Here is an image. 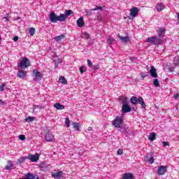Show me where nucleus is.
Instances as JSON below:
<instances>
[{"instance_id": "44", "label": "nucleus", "mask_w": 179, "mask_h": 179, "mask_svg": "<svg viewBox=\"0 0 179 179\" xmlns=\"http://www.w3.org/2000/svg\"><path fill=\"white\" fill-rule=\"evenodd\" d=\"M123 154H124V151H122V149L117 150V155H123Z\"/></svg>"}, {"instance_id": "45", "label": "nucleus", "mask_w": 179, "mask_h": 179, "mask_svg": "<svg viewBox=\"0 0 179 179\" xmlns=\"http://www.w3.org/2000/svg\"><path fill=\"white\" fill-rule=\"evenodd\" d=\"M162 145L164 148H166V146H170V144L169 143V142H166V141H163Z\"/></svg>"}, {"instance_id": "34", "label": "nucleus", "mask_w": 179, "mask_h": 179, "mask_svg": "<svg viewBox=\"0 0 179 179\" xmlns=\"http://www.w3.org/2000/svg\"><path fill=\"white\" fill-rule=\"evenodd\" d=\"M55 64V68L57 69L58 68V64H62V59H59V60H54L53 61Z\"/></svg>"}, {"instance_id": "33", "label": "nucleus", "mask_w": 179, "mask_h": 179, "mask_svg": "<svg viewBox=\"0 0 179 179\" xmlns=\"http://www.w3.org/2000/svg\"><path fill=\"white\" fill-rule=\"evenodd\" d=\"M82 37L87 40L90 38V35L87 32H84L82 34Z\"/></svg>"}, {"instance_id": "23", "label": "nucleus", "mask_w": 179, "mask_h": 179, "mask_svg": "<svg viewBox=\"0 0 179 179\" xmlns=\"http://www.w3.org/2000/svg\"><path fill=\"white\" fill-rule=\"evenodd\" d=\"M27 159V157H22L20 158L17 161L16 164H22V163H24Z\"/></svg>"}, {"instance_id": "27", "label": "nucleus", "mask_w": 179, "mask_h": 179, "mask_svg": "<svg viewBox=\"0 0 179 179\" xmlns=\"http://www.w3.org/2000/svg\"><path fill=\"white\" fill-rule=\"evenodd\" d=\"M36 120V117H31V116H29L28 117H27L24 121L25 122H33V121H34Z\"/></svg>"}, {"instance_id": "9", "label": "nucleus", "mask_w": 179, "mask_h": 179, "mask_svg": "<svg viewBox=\"0 0 179 179\" xmlns=\"http://www.w3.org/2000/svg\"><path fill=\"white\" fill-rule=\"evenodd\" d=\"M138 13H139V8H138V7H133L130 10V16H131V17H135Z\"/></svg>"}, {"instance_id": "10", "label": "nucleus", "mask_w": 179, "mask_h": 179, "mask_svg": "<svg viewBox=\"0 0 179 179\" xmlns=\"http://www.w3.org/2000/svg\"><path fill=\"white\" fill-rule=\"evenodd\" d=\"M166 171H167V167L165 166H160L158 168V176H164Z\"/></svg>"}, {"instance_id": "1", "label": "nucleus", "mask_w": 179, "mask_h": 179, "mask_svg": "<svg viewBox=\"0 0 179 179\" xmlns=\"http://www.w3.org/2000/svg\"><path fill=\"white\" fill-rule=\"evenodd\" d=\"M166 31V28L162 27L159 28L157 30L158 36H155L152 37H148L146 39V43H151V44H155V45H160L163 41L162 38H163V36H164V33Z\"/></svg>"}, {"instance_id": "18", "label": "nucleus", "mask_w": 179, "mask_h": 179, "mask_svg": "<svg viewBox=\"0 0 179 179\" xmlns=\"http://www.w3.org/2000/svg\"><path fill=\"white\" fill-rule=\"evenodd\" d=\"M77 25L78 26V27H83V26H85V22H83V17H80L77 20Z\"/></svg>"}, {"instance_id": "53", "label": "nucleus", "mask_w": 179, "mask_h": 179, "mask_svg": "<svg viewBox=\"0 0 179 179\" xmlns=\"http://www.w3.org/2000/svg\"><path fill=\"white\" fill-rule=\"evenodd\" d=\"M92 128L91 127H88L87 131H89L90 132V131H92Z\"/></svg>"}, {"instance_id": "2", "label": "nucleus", "mask_w": 179, "mask_h": 179, "mask_svg": "<svg viewBox=\"0 0 179 179\" xmlns=\"http://www.w3.org/2000/svg\"><path fill=\"white\" fill-rule=\"evenodd\" d=\"M49 20L51 23H57V22H65L66 20V15L65 14H60L57 16L55 12H51L49 14Z\"/></svg>"}, {"instance_id": "21", "label": "nucleus", "mask_w": 179, "mask_h": 179, "mask_svg": "<svg viewBox=\"0 0 179 179\" xmlns=\"http://www.w3.org/2000/svg\"><path fill=\"white\" fill-rule=\"evenodd\" d=\"M59 82L60 83H62V85H66V83H68V81H66V79H65V77L61 76L59 78Z\"/></svg>"}, {"instance_id": "16", "label": "nucleus", "mask_w": 179, "mask_h": 179, "mask_svg": "<svg viewBox=\"0 0 179 179\" xmlns=\"http://www.w3.org/2000/svg\"><path fill=\"white\" fill-rule=\"evenodd\" d=\"M62 176H64L62 171H58L52 174V176L53 177V178H57V179H60L62 177Z\"/></svg>"}, {"instance_id": "38", "label": "nucleus", "mask_w": 179, "mask_h": 179, "mask_svg": "<svg viewBox=\"0 0 179 179\" xmlns=\"http://www.w3.org/2000/svg\"><path fill=\"white\" fill-rule=\"evenodd\" d=\"M92 12H93V9H90V10H86V13H87V16H92V15L93 13Z\"/></svg>"}, {"instance_id": "7", "label": "nucleus", "mask_w": 179, "mask_h": 179, "mask_svg": "<svg viewBox=\"0 0 179 179\" xmlns=\"http://www.w3.org/2000/svg\"><path fill=\"white\" fill-rule=\"evenodd\" d=\"M45 139L47 142H54L55 137L51 132H48L45 134Z\"/></svg>"}, {"instance_id": "12", "label": "nucleus", "mask_w": 179, "mask_h": 179, "mask_svg": "<svg viewBox=\"0 0 179 179\" xmlns=\"http://www.w3.org/2000/svg\"><path fill=\"white\" fill-rule=\"evenodd\" d=\"M166 6L163 3H158L155 6L157 12H162V10H164Z\"/></svg>"}, {"instance_id": "46", "label": "nucleus", "mask_w": 179, "mask_h": 179, "mask_svg": "<svg viewBox=\"0 0 179 179\" xmlns=\"http://www.w3.org/2000/svg\"><path fill=\"white\" fill-rule=\"evenodd\" d=\"M87 62L88 66H90V67L93 65V63H92V61H90V59H87Z\"/></svg>"}, {"instance_id": "8", "label": "nucleus", "mask_w": 179, "mask_h": 179, "mask_svg": "<svg viewBox=\"0 0 179 179\" xmlns=\"http://www.w3.org/2000/svg\"><path fill=\"white\" fill-rule=\"evenodd\" d=\"M34 82H38V80H41V73H40V71L34 70Z\"/></svg>"}, {"instance_id": "52", "label": "nucleus", "mask_w": 179, "mask_h": 179, "mask_svg": "<svg viewBox=\"0 0 179 179\" xmlns=\"http://www.w3.org/2000/svg\"><path fill=\"white\" fill-rule=\"evenodd\" d=\"M37 108H40V110H41V108H43V106H40V105H38Z\"/></svg>"}, {"instance_id": "41", "label": "nucleus", "mask_w": 179, "mask_h": 179, "mask_svg": "<svg viewBox=\"0 0 179 179\" xmlns=\"http://www.w3.org/2000/svg\"><path fill=\"white\" fill-rule=\"evenodd\" d=\"M147 162H149L150 164H153V163H155V158L151 157V158L147 159Z\"/></svg>"}, {"instance_id": "32", "label": "nucleus", "mask_w": 179, "mask_h": 179, "mask_svg": "<svg viewBox=\"0 0 179 179\" xmlns=\"http://www.w3.org/2000/svg\"><path fill=\"white\" fill-rule=\"evenodd\" d=\"M28 31L30 36H34V34L36 33V29L33 27H31L28 29Z\"/></svg>"}, {"instance_id": "42", "label": "nucleus", "mask_w": 179, "mask_h": 179, "mask_svg": "<svg viewBox=\"0 0 179 179\" xmlns=\"http://www.w3.org/2000/svg\"><path fill=\"white\" fill-rule=\"evenodd\" d=\"M92 10H93V11H96V10H103V7H101V6H97V7L95 8H92Z\"/></svg>"}, {"instance_id": "17", "label": "nucleus", "mask_w": 179, "mask_h": 179, "mask_svg": "<svg viewBox=\"0 0 179 179\" xmlns=\"http://www.w3.org/2000/svg\"><path fill=\"white\" fill-rule=\"evenodd\" d=\"M50 165H48L45 162H41L39 167L40 169H41V170H47L48 169V166Z\"/></svg>"}, {"instance_id": "31", "label": "nucleus", "mask_w": 179, "mask_h": 179, "mask_svg": "<svg viewBox=\"0 0 179 179\" xmlns=\"http://www.w3.org/2000/svg\"><path fill=\"white\" fill-rule=\"evenodd\" d=\"M173 65L178 66L179 65V57H176L173 59Z\"/></svg>"}, {"instance_id": "36", "label": "nucleus", "mask_w": 179, "mask_h": 179, "mask_svg": "<svg viewBox=\"0 0 179 179\" xmlns=\"http://www.w3.org/2000/svg\"><path fill=\"white\" fill-rule=\"evenodd\" d=\"M71 15H73V11H72L71 10H66L65 15H64V16H66H66H71Z\"/></svg>"}, {"instance_id": "26", "label": "nucleus", "mask_w": 179, "mask_h": 179, "mask_svg": "<svg viewBox=\"0 0 179 179\" xmlns=\"http://www.w3.org/2000/svg\"><path fill=\"white\" fill-rule=\"evenodd\" d=\"M73 127L75 131H80L79 129V128H80V124L77 123V122H73Z\"/></svg>"}, {"instance_id": "30", "label": "nucleus", "mask_w": 179, "mask_h": 179, "mask_svg": "<svg viewBox=\"0 0 179 179\" xmlns=\"http://www.w3.org/2000/svg\"><path fill=\"white\" fill-rule=\"evenodd\" d=\"M153 85L155 86V87H160V83L157 78L154 79Z\"/></svg>"}, {"instance_id": "15", "label": "nucleus", "mask_w": 179, "mask_h": 179, "mask_svg": "<svg viewBox=\"0 0 179 179\" xmlns=\"http://www.w3.org/2000/svg\"><path fill=\"white\" fill-rule=\"evenodd\" d=\"M118 38H120V40H121L122 43H129V41H130L129 39V36H121V35H120V34L117 35Z\"/></svg>"}, {"instance_id": "37", "label": "nucleus", "mask_w": 179, "mask_h": 179, "mask_svg": "<svg viewBox=\"0 0 179 179\" xmlns=\"http://www.w3.org/2000/svg\"><path fill=\"white\" fill-rule=\"evenodd\" d=\"M65 124L66 125L67 128H69V124L71 123V120H69V117H66Z\"/></svg>"}, {"instance_id": "43", "label": "nucleus", "mask_w": 179, "mask_h": 179, "mask_svg": "<svg viewBox=\"0 0 179 179\" xmlns=\"http://www.w3.org/2000/svg\"><path fill=\"white\" fill-rule=\"evenodd\" d=\"M18 138H19V139H20V141H24V140L26 139V137H25L24 135H23V134L20 135V136H18Z\"/></svg>"}, {"instance_id": "11", "label": "nucleus", "mask_w": 179, "mask_h": 179, "mask_svg": "<svg viewBox=\"0 0 179 179\" xmlns=\"http://www.w3.org/2000/svg\"><path fill=\"white\" fill-rule=\"evenodd\" d=\"M131 107H129V106L128 105V103L127 104H124L122 106V113L123 114H126V113H131Z\"/></svg>"}, {"instance_id": "49", "label": "nucleus", "mask_w": 179, "mask_h": 179, "mask_svg": "<svg viewBox=\"0 0 179 179\" xmlns=\"http://www.w3.org/2000/svg\"><path fill=\"white\" fill-rule=\"evenodd\" d=\"M141 78L143 80V79H145V78H146V74L145 73H141Z\"/></svg>"}, {"instance_id": "39", "label": "nucleus", "mask_w": 179, "mask_h": 179, "mask_svg": "<svg viewBox=\"0 0 179 179\" xmlns=\"http://www.w3.org/2000/svg\"><path fill=\"white\" fill-rule=\"evenodd\" d=\"M5 86H6V83H3L0 85V92H3L5 90Z\"/></svg>"}, {"instance_id": "3", "label": "nucleus", "mask_w": 179, "mask_h": 179, "mask_svg": "<svg viewBox=\"0 0 179 179\" xmlns=\"http://www.w3.org/2000/svg\"><path fill=\"white\" fill-rule=\"evenodd\" d=\"M130 101L133 104H138H138H141L143 108H146V104L145 103V101H143V98H142V96H138V98L136 96H132L130 99Z\"/></svg>"}, {"instance_id": "13", "label": "nucleus", "mask_w": 179, "mask_h": 179, "mask_svg": "<svg viewBox=\"0 0 179 179\" xmlns=\"http://www.w3.org/2000/svg\"><path fill=\"white\" fill-rule=\"evenodd\" d=\"M150 76H152V78H158V76H159L157 75V71L156 69L153 66H151V69L150 70Z\"/></svg>"}, {"instance_id": "5", "label": "nucleus", "mask_w": 179, "mask_h": 179, "mask_svg": "<svg viewBox=\"0 0 179 179\" xmlns=\"http://www.w3.org/2000/svg\"><path fill=\"white\" fill-rule=\"evenodd\" d=\"M28 66H30V61L27 57L22 58L20 63L19 68H21V69H26Z\"/></svg>"}, {"instance_id": "4", "label": "nucleus", "mask_w": 179, "mask_h": 179, "mask_svg": "<svg viewBox=\"0 0 179 179\" xmlns=\"http://www.w3.org/2000/svg\"><path fill=\"white\" fill-rule=\"evenodd\" d=\"M123 123L124 118H122V116H116L112 122V124L114 125L115 128H121Z\"/></svg>"}, {"instance_id": "48", "label": "nucleus", "mask_w": 179, "mask_h": 179, "mask_svg": "<svg viewBox=\"0 0 179 179\" xmlns=\"http://www.w3.org/2000/svg\"><path fill=\"white\" fill-rule=\"evenodd\" d=\"M174 97H175V99H176V100H178L179 94H174Z\"/></svg>"}, {"instance_id": "50", "label": "nucleus", "mask_w": 179, "mask_h": 179, "mask_svg": "<svg viewBox=\"0 0 179 179\" xmlns=\"http://www.w3.org/2000/svg\"><path fill=\"white\" fill-rule=\"evenodd\" d=\"M37 107H38V105H34L33 106V111H36V108H37Z\"/></svg>"}, {"instance_id": "14", "label": "nucleus", "mask_w": 179, "mask_h": 179, "mask_svg": "<svg viewBox=\"0 0 179 179\" xmlns=\"http://www.w3.org/2000/svg\"><path fill=\"white\" fill-rule=\"evenodd\" d=\"M17 76L20 79H24L27 76V72H26L24 70H19L17 73Z\"/></svg>"}, {"instance_id": "35", "label": "nucleus", "mask_w": 179, "mask_h": 179, "mask_svg": "<svg viewBox=\"0 0 179 179\" xmlns=\"http://www.w3.org/2000/svg\"><path fill=\"white\" fill-rule=\"evenodd\" d=\"M64 38H65V36L60 35V36L55 37V40H56V41H61V40H64Z\"/></svg>"}, {"instance_id": "47", "label": "nucleus", "mask_w": 179, "mask_h": 179, "mask_svg": "<svg viewBox=\"0 0 179 179\" xmlns=\"http://www.w3.org/2000/svg\"><path fill=\"white\" fill-rule=\"evenodd\" d=\"M130 61H131V62H135V61H136V57H130Z\"/></svg>"}, {"instance_id": "28", "label": "nucleus", "mask_w": 179, "mask_h": 179, "mask_svg": "<svg viewBox=\"0 0 179 179\" xmlns=\"http://www.w3.org/2000/svg\"><path fill=\"white\" fill-rule=\"evenodd\" d=\"M122 106H124V104H128L127 103V99L125 96H121L120 99Z\"/></svg>"}, {"instance_id": "51", "label": "nucleus", "mask_w": 179, "mask_h": 179, "mask_svg": "<svg viewBox=\"0 0 179 179\" xmlns=\"http://www.w3.org/2000/svg\"><path fill=\"white\" fill-rule=\"evenodd\" d=\"M17 40H19V37L15 36L14 37V41H17Z\"/></svg>"}, {"instance_id": "54", "label": "nucleus", "mask_w": 179, "mask_h": 179, "mask_svg": "<svg viewBox=\"0 0 179 179\" xmlns=\"http://www.w3.org/2000/svg\"><path fill=\"white\" fill-rule=\"evenodd\" d=\"M0 104H3V101L1 99H0Z\"/></svg>"}, {"instance_id": "19", "label": "nucleus", "mask_w": 179, "mask_h": 179, "mask_svg": "<svg viewBox=\"0 0 179 179\" xmlns=\"http://www.w3.org/2000/svg\"><path fill=\"white\" fill-rule=\"evenodd\" d=\"M54 108H56V110H64L65 106L60 104L59 103H56L54 104Z\"/></svg>"}, {"instance_id": "40", "label": "nucleus", "mask_w": 179, "mask_h": 179, "mask_svg": "<svg viewBox=\"0 0 179 179\" xmlns=\"http://www.w3.org/2000/svg\"><path fill=\"white\" fill-rule=\"evenodd\" d=\"M99 69H100V65L96 64V65H94V66H93V70H94V71H99Z\"/></svg>"}, {"instance_id": "55", "label": "nucleus", "mask_w": 179, "mask_h": 179, "mask_svg": "<svg viewBox=\"0 0 179 179\" xmlns=\"http://www.w3.org/2000/svg\"><path fill=\"white\" fill-rule=\"evenodd\" d=\"M178 24H179V13H178Z\"/></svg>"}, {"instance_id": "22", "label": "nucleus", "mask_w": 179, "mask_h": 179, "mask_svg": "<svg viewBox=\"0 0 179 179\" xmlns=\"http://www.w3.org/2000/svg\"><path fill=\"white\" fill-rule=\"evenodd\" d=\"M122 179H134V176H132L131 173H124Z\"/></svg>"}, {"instance_id": "24", "label": "nucleus", "mask_w": 179, "mask_h": 179, "mask_svg": "<svg viewBox=\"0 0 179 179\" xmlns=\"http://www.w3.org/2000/svg\"><path fill=\"white\" fill-rule=\"evenodd\" d=\"M12 167H13V162L12 161H8V165L6 166V169L12 170Z\"/></svg>"}, {"instance_id": "6", "label": "nucleus", "mask_w": 179, "mask_h": 179, "mask_svg": "<svg viewBox=\"0 0 179 179\" xmlns=\"http://www.w3.org/2000/svg\"><path fill=\"white\" fill-rule=\"evenodd\" d=\"M27 159L28 160H30L32 163H37L40 159V154L36 153L35 155L29 154L27 157Z\"/></svg>"}, {"instance_id": "56", "label": "nucleus", "mask_w": 179, "mask_h": 179, "mask_svg": "<svg viewBox=\"0 0 179 179\" xmlns=\"http://www.w3.org/2000/svg\"><path fill=\"white\" fill-rule=\"evenodd\" d=\"M120 132H122V129H120Z\"/></svg>"}, {"instance_id": "29", "label": "nucleus", "mask_w": 179, "mask_h": 179, "mask_svg": "<svg viewBox=\"0 0 179 179\" xmlns=\"http://www.w3.org/2000/svg\"><path fill=\"white\" fill-rule=\"evenodd\" d=\"M113 41H115V40L114 39V38L109 36L107 39V43L108 44V45H111V44H113Z\"/></svg>"}, {"instance_id": "20", "label": "nucleus", "mask_w": 179, "mask_h": 179, "mask_svg": "<svg viewBox=\"0 0 179 179\" xmlns=\"http://www.w3.org/2000/svg\"><path fill=\"white\" fill-rule=\"evenodd\" d=\"M149 141H156V133L152 132L150 134V136H148Z\"/></svg>"}, {"instance_id": "25", "label": "nucleus", "mask_w": 179, "mask_h": 179, "mask_svg": "<svg viewBox=\"0 0 179 179\" xmlns=\"http://www.w3.org/2000/svg\"><path fill=\"white\" fill-rule=\"evenodd\" d=\"M79 69H80V73H81V75H83V73H85V72H86L87 71V67H86L85 66H81Z\"/></svg>"}]
</instances>
